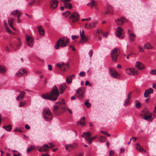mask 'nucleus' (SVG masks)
Masks as SVG:
<instances>
[{"label": "nucleus", "mask_w": 156, "mask_h": 156, "mask_svg": "<svg viewBox=\"0 0 156 156\" xmlns=\"http://www.w3.org/2000/svg\"><path fill=\"white\" fill-rule=\"evenodd\" d=\"M153 90L151 88H149L148 89L146 90L144 94V96L145 98H147L149 94L153 93Z\"/></svg>", "instance_id": "nucleus-23"}, {"label": "nucleus", "mask_w": 156, "mask_h": 156, "mask_svg": "<svg viewBox=\"0 0 156 156\" xmlns=\"http://www.w3.org/2000/svg\"><path fill=\"white\" fill-rule=\"evenodd\" d=\"M6 71V68L5 66H0V73H5V72Z\"/></svg>", "instance_id": "nucleus-40"}, {"label": "nucleus", "mask_w": 156, "mask_h": 156, "mask_svg": "<svg viewBox=\"0 0 156 156\" xmlns=\"http://www.w3.org/2000/svg\"><path fill=\"white\" fill-rule=\"evenodd\" d=\"M97 23L98 22L97 21H93L90 23H86L84 25V27L85 28L87 29H93L95 27Z\"/></svg>", "instance_id": "nucleus-7"}, {"label": "nucleus", "mask_w": 156, "mask_h": 156, "mask_svg": "<svg viewBox=\"0 0 156 156\" xmlns=\"http://www.w3.org/2000/svg\"><path fill=\"white\" fill-rule=\"evenodd\" d=\"M85 75V73L83 72H81L80 73V76L81 77H83Z\"/></svg>", "instance_id": "nucleus-51"}, {"label": "nucleus", "mask_w": 156, "mask_h": 156, "mask_svg": "<svg viewBox=\"0 0 156 156\" xmlns=\"http://www.w3.org/2000/svg\"><path fill=\"white\" fill-rule=\"evenodd\" d=\"M92 140H93L91 139V138H90V137L87 140L88 143L89 144H90L91 143H92Z\"/></svg>", "instance_id": "nucleus-53"}, {"label": "nucleus", "mask_w": 156, "mask_h": 156, "mask_svg": "<svg viewBox=\"0 0 156 156\" xmlns=\"http://www.w3.org/2000/svg\"><path fill=\"white\" fill-rule=\"evenodd\" d=\"M43 115L44 119L46 121H50L53 118L52 115L48 109H46L44 110Z\"/></svg>", "instance_id": "nucleus-5"}, {"label": "nucleus", "mask_w": 156, "mask_h": 156, "mask_svg": "<svg viewBox=\"0 0 156 156\" xmlns=\"http://www.w3.org/2000/svg\"><path fill=\"white\" fill-rule=\"evenodd\" d=\"M12 15L13 16H16L17 15V19L20 18L21 15L22 14V13H21L18 10H16L12 11Z\"/></svg>", "instance_id": "nucleus-30"}, {"label": "nucleus", "mask_w": 156, "mask_h": 156, "mask_svg": "<svg viewBox=\"0 0 156 156\" xmlns=\"http://www.w3.org/2000/svg\"><path fill=\"white\" fill-rule=\"evenodd\" d=\"M14 132H16V131H18V132H22V130L20 129H18L17 128H16L14 130Z\"/></svg>", "instance_id": "nucleus-63"}, {"label": "nucleus", "mask_w": 156, "mask_h": 156, "mask_svg": "<svg viewBox=\"0 0 156 156\" xmlns=\"http://www.w3.org/2000/svg\"><path fill=\"white\" fill-rule=\"evenodd\" d=\"M84 89L83 88H80L77 89L76 94V96L79 99H81L84 97L83 93L84 92Z\"/></svg>", "instance_id": "nucleus-9"}, {"label": "nucleus", "mask_w": 156, "mask_h": 156, "mask_svg": "<svg viewBox=\"0 0 156 156\" xmlns=\"http://www.w3.org/2000/svg\"><path fill=\"white\" fill-rule=\"evenodd\" d=\"M75 77V75H72L71 76H69L68 77H67V80H68V79L69 78V79H73V77ZM67 81H68V80H67Z\"/></svg>", "instance_id": "nucleus-56"}, {"label": "nucleus", "mask_w": 156, "mask_h": 156, "mask_svg": "<svg viewBox=\"0 0 156 156\" xmlns=\"http://www.w3.org/2000/svg\"><path fill=\"white\" fill-rule=\"evenodd\" d=\"M72 79H69V78L68 79V81H67V77L66 78V83H68V84H70V83H71L72 82Z\"/></svg>", "instance_id": "nucleus-54"}, {"label": "nucleus", "mask_w": 156, "mask_h": 156, "mask_svg": "<svg viewBox=\"0 0 156 156\" xmlns=\"http://www.w3.org/2000/svg\"><path fill=\"white\" fill-rule=\"evenodd\" d=\"M27 71L25 69H20L16 74V75L18 77H20L23 75L27 74Z\"/></svg>", "instance_id": "nucleus-22"}, {"label": "nucleus", "mask_w": 156, "mask_h": 156, "mask_svg": "<svg viewBox=\"0 0 156 156\" xmlns=\"http://www.w3.org/2000/svg\"><path fill=\"white\" fill-rule=\"evenodd\" d=\"M136 149L140 151H142L144 150L143 148L141 146L139 143L136 144Z\"/></svg>", "instance_id": "nucleus-39"}, {"label": "nucleus", "mask_w": 156, "mask_h": 156, "mask_svg": "<svg viewBox=\"0 0 156 156\" xmlns=\"http://www.w3.org/2000/svg\"><path fill=\"white\" fill-rule=\"evenodd\" d=\"M103 33V32L101 30L97 29L96 30V33L94 34V36L95 38L98 39L99 41H100L101 39V37L100 36V34Z\"/></svg>", "instance_id": "nucleus-16"}, {"label": "nucleus", "mask_w": 156, "mask_h": 156, "mask_svg": "<svg viewBox=\"0 0 156 156\" xmlns=\"http://www.w3.org/2000/svg\"><path fill=\"white\" fill-rule=\"evenodd\" d=\"M150 74L152 75L156 74V69L151 70L150 72Z\"/></svg>", "instance_id": "nucleus-48"}, {"label": "nucleus", "mask_w": 156, "mask_h": 156, "mask_svg": "<svg viewBox=\"0 0 156 156\" xmlns=\"http://www.w3.org/2000/svg\"><path fill=\"white\" fill-rule=\"evenodd\" d=\"M64 5L65 8H68L69 9H71L72 7V4L69 2H64Z\"/></svg>", "instance_id": "nucleus-37"}, {"label": "nucleus", "mask_w": 156, "mask_h": 156, "mask_svg": "<svg viewBox=\"0 0 156 156\" xmlns=\"http://www.w3.org/2000/svg\"><path fill=\"white\" fill-rule=\"evenodd\" d=\"M106 138L103 136H100L98 138V141L100 142H103L105 141Z\"/></svg>", "instance_id": "nucleus-36"}, {"label": "nucleus", "mask_w": 156, "mask_h": 156, "mask_svg": "<svg viewBox=\"0 0 156 156\" xmlns=\"http://www.w3.org/2000/svg\"><path fill=\"white\" fill-rule=\"evenodd\" d=\"M132 93V92H131L128 94L127 97L125 100L124 103V106H126L130 104V99Z\"/></svg>", "instance_id": "nucleus-24"}, {"label": "nucleus", "mask_w": 156, "mask_h": 156, "mask_svg": "<svg viewBox=\"0 0 156 156\" xmlns=\"http://www.w3.org/2000/svg\"><path fill=\"white\" fill-rule=\"evenodd\" d=\"M114 151H113L111 150L109 151V155L110 156H112L114 154Z\"/></svg>", "instance_id": "nucleus-60"}, {"label": "nucleus", "mask_w": 156, "mask_h": 156, "mask_svg": "<svg viewBox=\"0 0 156 156\" xmlns=\"http://www.w3.org/2000/svg\"><path fill=\"white\" fill-rule=\"evenodd\" d=\"M138 48L140 52H143L144 51V50L143 48L140 47V45L138 46Z\"/></svg>", "instance_id": "nucleus-50"}, {"label": "nucleus", "mask_w": 156, "mask_h": 156, "mask_svg": "<svg viewBox=\"0 0 156 156\" xmlns=\"http://www.w3.org/2000/svg\"><path fill=\"white\" fill-rule=\"evenodd\" d=\"M5 50L8 52L10 51V49L8 46H6L5 47Z\"/></svg>", "instance_id": "nucleus-52"}, {"label": "nucleus", "mask_w": 156, "mask_h": 156, "mask_svg": "<svg viewBox=\"0 0 156 156\" xmlns=\"http://www.w3.org/2000/svg\"><path fill=\"white\" fill-rule=\"evenodd\" d=\"M110 75L113 78L116 79L119 78V75L118 74L117 72L113 69H110Z\"/></svg>", "instance_id": "nucleus-17"}, {"label": "nucleus", "mask_w": 156, "mask_h": 156, "mask_svg": "<svg viewBox=\"0 0 156 156\" xmlns=\"http://www.w3.org/2000/svg\"><path fill=\"white\" fill-rule=\"evenodd\" d=\"M85 85H88L89 86H91L92 85L91 83H89L88 81H86L85 82Z\"/></svg>", "instance_id": "nucleus-57"}, {"label": "nucleus", "mask_w": 156, "mask_h": 156, "mask_svg": "<svg viewBox=\"0 0 156 156\" xmlns=\"http://www.w3.org/2000/svg\"><path fill=\"white\" fill-rule=\"evenodd\" d=\"M56 66L62 71L65 72L68 67V64H65L62 62H59L56 64Z\"/></svg>", "instance_id": "nucleus-8"}, {"label": "nucleus", "mask_w": 156, "mask_h": 156, "mask_svg": "<svg viewBox=\"0 0 156 156\" xmlns=\"http://www.w3.org/2000/svg\"><path fill=\"white\" fill-rule=\"evenodd\" d=\"M26 39L27 43L28 45L30 47H32L34 44V40L33 38L27 35Z\"/></svg>", "instance_id": "nucleus-15"}, {"label": "nucleus", "mask_w": 156, "mask_h": 156, "mask_svg": "<svg viewBox=\"0 0 156 156\" xmlns=\"http://www.w3.org/2000/svg\"><path fill=\"white\" fill-rule=\"evenodd\" d=\"M93 53V51L92 50H90L89 52V55L90 58H91Z\"/></svg>", "instance_id": "nucleus-61"}, {"label": "nucleus", "mask_w": 156, "mask_h": 156, "mask_svg": "<svg viewBox=\"0 0 156 156\" xmlns=\"http://www.w3.org/2000/svg\"><path fill=\"white\" fill-rule=\"evenodd\" d=\"M66 88V83H63L61 84L59 86V89L60 90V93L61 94L63 93Z\"/></svg>", "instance_id": "nucleus-27"}, {"label": "nucleus", "mask_w": 156, "mask_h": 156, "mask_svg": "<svg viewBox=\"0 0 156 156\" xmlns=\"http://www.w3.org/2000/svg\"><path fill=\"white\" fill-rule=\"evenodd\" d=\"M141 114L142 116H144V119L146 120H150V121L152 120V114L150 113L147 108H144L141 112Z\"/></svg>", "instance_id": "nucleus-4"}, {"label": "nucleus", "mask_w": 156, "mask_h": 156, "mask_svg": "<svg viewBox=\"0 0 156 156\" xmlns=\"http://www.w3.org/2000/svg\"><path fill=\"white\" fill-rule=\"evenodd\" d=\"M136 37V36L133 33H130L129 34V38L132 41L134 40V39Z\"/></svg>", "instance_id": "nucleus-44"}, {"label": "nucleus", "mask_w": 156, "mask_h": 156, "mask_svg": "<svg viewBox=\"0 0 156 156\" xmlns=\"http://www.w3.org/2000/svg\"><path fill=\"white\" fill-rule=\"evenodd\" d=\"M15 20L12 18H10L8 20V23L9 26L10 27H12L13 25V23L14 21Z\"/></svg>", "instance_id": "nucleus-38"}, {"label": "nucleus", "mask_w": 156, "mask_h": 156, "mask_svg": "<svg viewBox=\"0 0 156 156\" xmlns=\"http://www.w3.org/2000/svg\"><path fill=\"white\" fill-rule=\"evenodd\" d=\"M71 14V12L69 11H67L66 12L63 13L62 15L66 17H67L68 16Z\"/></svg>", "instance_id": "nucleus-46"}, {"label": "nucleus", "mask_w": 156, "mask_h": 156, "mask_svg": "<svg viewBox=\"0 0 156 156\" xmlns=\"http://www.w3.org/2000/svg\"><path fill=\"white\" fill-rule=\"evenodd\" d=\"M88 5H90L91 7H94L96 9H98V8L97 6V4L95 1L93 0H92L90 3L88 4Z\"/></svg>", "instance_id": "nucleus-34"}, {"label": "nucleus", "mask_w": 156, "mask_h": 156, "mask_svg": "<svg viewBox=\"0 0 156 156\" xmlns=\"http://www.w3.org/2000/svg\"><path fill=\"white\" fill-rule=\"evenodd\" d=\"M116 35L120 39H122L124 37L123 30L122 28L119 27H118L116 30Z\"/></svg>", "instance_id": "nucleus-11"}, {"label": "nucleus", "mask_w": 156, "mask_h": 156, "mask_svg": "<svg viewBox=\"0 0 156 156\" xmlns=\"http://www.w3.org/2000/svg\"><path fill=\"white\" fill-rule=\"evenodd\" d=\"M35 147L34 146H32L29 148H28L27 150V153H29L32 151L34 149Z\"/></svg>", "instance_id": "nucleus-43"}, {"label": "nucleus", "mask_w": 156, "mask_h": 156, "mask_svg": "<svg viewBox=\"0 0 156 156\" xmlns=\"http://www.w3.org/2000/svg\"><path fill=\"white\" fill-rule=\"evenodd\" d=\"M59 95V92L57 87L54 86L50 93L43 94L41 97L45 99L55 101L57 99Z\"/></svg>", "instance_id": "nucleus-1"}, {"label": "nucleus", "mask_w": 156, "mask_h": 156, "mask_svg": "<svg viewBox=\"0 0 156 156\" xmlns=\"http://www.w3.org/2000/svg\"><path fill=\"white\" fill-rule=\"evenodd\" d=\"M71 37L73 40H74L75 39L78 38V36L77 35H72Z\"/></svg>", "instance_id": "nucleus-58"}, {"label": "nucleus", "mask_w": 156, "mask_h": 156, "mask_svg": "<svg viewBox=\"0 0 156 156\" xmlns=\"http://www.w3.org/2000/svg\"><path fill=\"white\" fill-rule=\"evenodd\" d=\"M78 147V145L77 143H73L72 144H69L65 145L66 150L69 151H71L75 149Z\"/></svg>", "instance_id": "nucleus-13"}, {"label": "nucleus", "mask_w": 156, "mask_h": 156, "mask_svg": "<svg viewBox=\"0 0 156 156\" xmlns=\"http://www.w3.org/2000/svg\"><path fill=\"white\" fill-rule=\"evenodd\" d=\"M126 72L128 75L134 76L137 75L138 71L136 70L135 68H132L126 69Z\"/></svg>", "instance_id": "nucleus-12"}, {"label": "nucleus", "mask_w": 156, "mask_h": 156, "mask_svg": "<svg viewBox=\"0 0 156 156\" xmlns=\"http://www.w3.org/2000/svg\"><path fill=\"white\" fill-rule=\"evenodd\" d=\"M56 104L53 107V112L55 115H59L66 110L65 101L62 99L61 101L56 102Z\"/></svg>", "instance_id": "nucleus-2"}, {"label": "nucleus", "mask_w": 156, "mask_h": 156, "mask_svg": "<svg viewBox=\"0 0 156 156\" xmlns=\"http://www.w3.org/2000/svg\"><path fill=\"white\" fill-rule=\"evenodd\" d=\"M84 104L87 106V108H89L90 107V104L89 102V100L88 99H87L85 101Z\"/></svg>", "instance_id": "nucleus-45"}, {"label": "nucleus", "mask_w": 156, "mask_h": 156, "mask_svg": "<svg viewBox=\"0 0 156 156\" xmlns=\"http://www.w3.org/2000/svg\"><path fill=\"white\" fill-rule=\"evenodd\" d=\"M102 34L103 35V37H107L108 35V33L107 32V33H104L103 32V33Z\"/></svg>", "instance_id": "nucleus-59"}, {"label": "nucleus", "mask_w": 156, "mask_h": 156, "mask_svg": "<svg viewBox=\"0 0 156 156\" xmlns=\"http://www.w3.org/2000/svg\"><path fill=\"white\" fill-rule=\"evenodd\" d=\"M135 102L136 103L135 105V106L137 108H139L141 107V104L138 101L136 100Z\"/></svg>", "instance_id": "nucleus-42"}, {"label": "nucleus", "mask_w": 156, "mask_h": 156, "mask_svg": "<svg viewBox=\"0 0 156 156\" xmlns=\"http://www.w3.org/2000/svg\"><path fill=\"white\" fill-rule=\"evenodd\" d=\"M4 26L5 27L6 30L10 34H14V33L12 32L10 29L9 27L8 26V24L6 22H4Z\"/></svg>", "instance_id": "nucleus-28"}, {"label": "nucleus", "mask_w": 156, "mask_h": 156, "mask_svg": "<svg viewBox=\"0 0 156 156\" xmlns=\"http://www.w3.org/2000/svg\"><path fill=\"white\" fill-rule=\"evenodd\" d=\"M26 94V93L24 91L20 92V94L18 95V96L16 98V99L18 101H20V98L21 99H23Z\"/></svg>", "instance_id": "nucleus-29"}, {"label": "nucleus", "mask_w": 156, "mask_h": 156, "mask_svg": "<svg viewBox=\"0 0 156 156\" xmlns=\"http://www.w3.org/2000/svg\"><path fill=\"white\" fill-rule=\"evenodd\" d=\"M18 43L17 44L15 43L14 44V45L17 47L20 46L21 44V42L20 41V39H18Z\"/></svg>", "instance_id": "nucleus-47"}, {"label": "nucleus", "mask_w": 156, "mask_h": 156, "mask_svg": "<svg viewBox=\"0 0 156 156\" xmlns=\"http://www.w3.org/2000/svg\"><path fill=\"white\" fill-rule=\"evenodd\" d=\"M85 119V118L84 117H82L80 121L77 122V124L78 125L80 124L81 126H85V122L84 121Z\"/></svg>", "instance_id": "nucleus-32"}, {"label": "nucleus", "mask_w": 156, "mask_h": 156, "mask_svg": "<svg viewBox=\"0 0 156 156\" xmlns=\"http://www.w3.org/2000/svg\"><path fill=\"white\" fill-rule=\"evenodd\" d=\"M120 53V50L117 48H115L111 51V56L112 61L116 62L117 60V58Z\"/></svg>", "instance_id": "nucleus-6"}, {"label": "nucleus", "mask_w": 156, "mask_h": 156, "mask_svg": "<svg viewBox=\"0 0 156 156\" xmlns=\"http://www.w3.org/2000/svg\"><path fill=\"white\" fill-rule=\"evenodd\" d=\"M135 66L137 69L141 70L145 68V66L142 64L138 62H136Z\"/></svg>", "instance_id": "nucleus-26"}, {"label": "nucleus", "mask_w": 156, "mask_h": 156, "mask_svg": "<svg viewBox=\"0 0 156 156\" xmlns=\"http://www.w3.org/2000/svg\"><path fill=\"white\" fill-rule=\"evenodd\" d=\"M48 69L49 70H51L52 69V66L50 65H48Z\"/></svg>", "instance_id": "nucleus-62"}, {"label": "nucleus", "mask_w": 156, "mask_h": 156, "mask_svg": "<svg viewBox=\"0 0 156 156\" xmlns=\"http://www.w3.org/2000/svg\"><path fill=\"white\" fill-rule=\"evenodd\" d=\"M126 20L123 17H120L115 21V23L118 26L122 25L126 22Z\"/></svg>", "instance_id": "nucleus-18"}, {"label": "nucleus", "mask_w": 156, "mask_h": 156, "mask_svg": "<svg viewBox=\"0 0 156 156\" xmlns=\"http://www.w3.org/2000/svg\"><path fill=\"white\" fill-rule=\"evenodd\" d=\"M13 155L14 156H20V154L19 153H18L17 154H13Z\"/></svg>", "instance_id": "nucleus-64"}, {"label": "nucleus", "mask_w": 156, "mask_h": 156, "mask_svg": "<svg viewBox=\"0 0 156 156\" xmlns=\"http://www.w3.org/2000/svg\"><path fill=\"white\" fill-rule=\"evenodd\" d=\"M69 41V39L67 37H63L60 38L57 42L55 46V49H58L59 46L62 47H66Z\"/></svg>", "instance_id": "nucleus-3"}, {"label": "nucleus", "mask_w": 156, "mask_h": 156, "mask_svg": "<svg viewBox=\"0 0 156 156\" xmlns=\"http://www.w3.org/2000/svg\"><path fill=\"white\" fill-rule=\"evenodd\" d=\"M9 46L11 48L14 49L15 50H16V49L14 47V46L12 43H10Z\"/></svg>", "instance_id": "nucleus-55"}, {"label": "nucleus", "mask_w": 156, "mask_h": 156, "mask_svg": "<svg viewBox=\"0 0 156 156\" xmlns=\"http://www.w3.org/2000/svg\"><path fill=\"white\" fill-rule=\"evenodd\" d=\"M50 147L47 144H44L43 146L42 147H40V148H38V150L41 152H46L48 151Z\"/></svg>", "instance_id": "nucleus-21"}, {"label": "nucleus", "mask_w": 156, "mask_h": 156, "mask_svg": "<svg viewBox=\"0 0 156 156\" xmlns=\"http://www.w3.org/2000/svg\"><path fill=\"white\" fill-rule=\"evenodd\" d=\"M79 15L76 12H73L70 16V20L73 23L77 21L79 19Z\"/></svg>", "instance_id": "nucleus-10"}, {"label": "nucleus", "mask_w": 156, "mask_h": 156, "mask_svg": "<svg viewBox=\"0 0 156 156\" xmlns=\"http://www.w3.org/2000/svg\"><path fill=\"white\" fill-rule=\"evenodd\" d=\"M37 29L39 34L43 36L44 34V30L41 26H39L37 27Z\"/></svg>", "instance_id": "nucleus-31"}, {"label": "nucleus", "mask_w": 156, "mask_h": 156, "mask_svg": "<svg viewBox=\"0 0 156 156\" xmlns=\"http://www.w3.org/2000/svg\"><path fill=\"white\" fill-rule=\"evenodd\" d=\"M25 104H26L25 102H20L19 105V107H21L24 106L25 105Z\"/></svg>", "instance_id": "nucleus-49"}, {"label": "nucleus", "mask_w": 156, "mask_h": 156, "mask_svg": "<svg viewBox=\"0 0 156 156\" xmlns=\"http://www.w3.org/2000/svg\"><path fill=\"white\" fill-rule=\"evenodd\" d=\"M42 0H32L29 3L28 5L29 6H31L35 4L37 5H39L42 3Z\"/></svg>", "instance_id": "nucleus-19"}, {"label": "nucleus", "mask_w": 156, "mask_h": 156, "mask_svg": "<svg viewBox=\"0 0 156 156\" xmlns=\"http://www.w3.org/2000/svg\"><path fill=\"white\" fill-rule=\"evenodd\" d=\"M49 5L51 9H55L58 5V2L55 0H51L49 2Z\"/></svg>", "instance_id": "nucleus-14"}, {"label": "nucleus", "mask_w": 156, "mask_h": 156, "mask_svg": "<svg viewBox=\"0 0 156 156\" xmlns=\"http://www.w3.org/2000/svg\"><path fill=\"white\" fill-rule=\"evenodd\" d=\"M91 135L92 133L90 132H84L83 133V134L81 135V136L84 137L85 140H87Z\"/></svg>", "instance_id": "nucleus-25"}, {"label": "nucleus", "mask_w": 156, "mask_h": 156, "mask_svg": "<svg viewBox=\"0 0 156 156\" xmlns=\"http://www.w3.org/2000/svg\"><path fill=\"white\" fill-rule=\"evenodd\" d=\"M3 128L6 130L9 131H10L12 129V127L11 125H9L7 126H3Z\"/></svg>", "instance_id": "nucleus-41"}, {"label": "nucleus", "mask_w": 156, "mask_h": 156, "mask_svg": "<svg viewBox=\"0 0 156 156\" xmlns=\"http://www.w3.org/2000/svg\"><path fill=\"white\" fill-rule=\"evenodd\" d=\"M144 48L147 49H153L154 47L150 44L148 43L144 45Z\"/></svg>", "instance_id": "nucleus-35"}, {"label": "nucleus", "mask_w": 156, "mask_h": 156, "mask_svg": "<svg viewBox=\"0 0 156 156\" xmlns=\"http://www.w3.org/2000/svg\"><path fill=\"white\" fill-rule=\"evenodd\" d=\"M107 8L108 11H105L104 13V14L105 15L108 14H112L113 13L112 7L111 5L108 4L107 5Z\"/></svg>", "instance_id": "nucleus-20"}, {"label": "nucleus", "mask_w": 156, "mask_h": 156, "mask_svg": "<svg viewBox=\"0 0 156 156\" xmlns=\"http://www.w3.org/2000/svg\"><path fill=\"white\" fill-rule=\"evenodd\" d=\"M81 40L80 42V43H83L87 42V41L88 39L87 37L85 36H82L81 35Z\"/></svg>", "instance_id": "nucleus-33"}]
</instances>
